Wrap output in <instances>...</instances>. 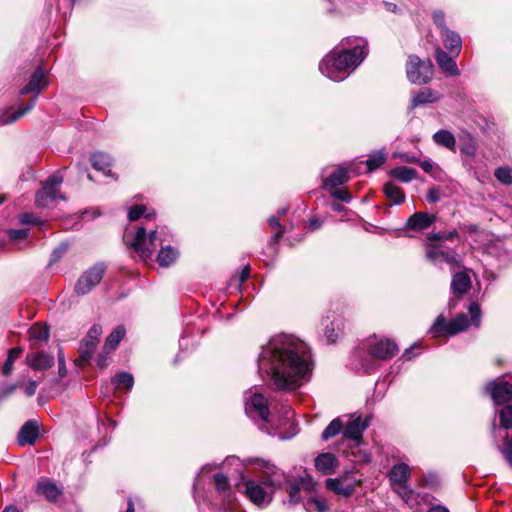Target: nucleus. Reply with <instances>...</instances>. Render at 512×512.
Returning <instances> with one entry per match:
<instances>
[{"label": "nucleus", "instance_id": "f257e3e1", "mask_svg": "<svg viewBox=\"0 0 512 512\" xmlns=\"http://www.w3.org/2000/svg\"><path fill=\"white\" fill-rule=\"evenodd\" d=\"M259 372L265 373L278 390H295L310 371V355L306 345L288 336L273 337L258 358Z\"/></svg>", "mask_w": 512, "mask_h": 512}, {"label": "nucleus", "instance_id": "f03ea898", "mask_svg": "<svg viewBox=\"0 0 512 512\" xmlns=\"http://www.w3.org/2000/svg\"><path fill=\"white\" fill-rule=\"evenodd\" d=\"M225 464L237 467L241 465L235 488L253 504L265 507L272 501L277 486V471L274 465L258 458L240 460L235 456L227 457Z\"/></svg>", "mask_w": 512, "mask_h": 512}, {"label": "nucleus", "instance_id": "7ed1b4c3", "mask_svg": "<svg viewBox=\"0 0 512 512\" xmlns=\"http://www.w3.org/2000/svg\"><path fill=\"white\" fill-rule=\"evenodd\" d=\"M365 45L357 44L351 50L331 51L320 62L319 70L333 81H343L365 58Z\"/></svg>", "mask_w": 512, "mask_h": 512}, {"label": "nucleus", "instance_id": "20e7f679", "mask_svg": "<svg viewBox=\"0 0 512 512\" xmlns=\"http://www.w3.org/2000/svg\"><path fill=\"white\" fill-rule=\"evenodd\" d=\"M160 234L159 231L155 230L147 235L145 228L139 227L137 229L132 247L143 261L150 260L157 246L163 243L164 240L160 238Z\"/></svg>", "mask_w": 512, "mask_h": 512}, {"label": "nucleus", "instance_id": "39448f33", "mask_svg": "<svg viewBox=\"0 0 512 512\" xmlns=\"http://www.w3.org/2000/svg\"><path fill=\"white\" fill-rule=\"evenodd\" d=\"M406 74L413 84H426L432 79L433 65L429 60H421L416 55H410L407 61Z\"/></svg>", "mask_w": 512, "mask_h": 512}, {"label": "nucleus", "instance_id": "423d86ee", "mask_svg": "<svg viewBox=\"0 0 512 512\" xmlns=\"http://www.w3.org/2000/svg\"><path fill=\"white\" fill-rule=\"evenodd\" d=\"M63 182V176L60 173L51 175L44 183L42 189L37 192L35 204L38 207H48L57 199L65 200L64 195L59 191Z\"/></svg>", "mask_w": 512, "mask_h": 512}, {"label": "nucleus", "instance_id": "0eeeda50", "mask_svg": "<svg viewBox=\"0 0 512 512\" xmlns=\"http://www.w3.org/2000/svg\"><path fill=\"white\" fill-rule=\"evenodd\" d=\"M106 266L102 263L96 264L84 271L78 278L74 291L77 295H86L95 288L103 279Z\"/></svg>", "mask_w": 512, "mask_h": 512}, {"label": "nucleus", "instance_id": "6e6552de", "mask_svg": "<svg viewBox=\"0 0 512 512\" xmlns=\"http://www.w3.org/2000/svg\"><path fill=\"white\" fill-rule=\"evenodd\" d=\"M425 257L434 264L445 262L451 269L460 266L456 251L445 248L441 243L427 242Z\"/></svg>", "mask_w": 512, "mask_h": 512}, {"label": "nucleus", "instance_id": "1a4fd4ad", "mask_svg": "<svg viewBox=\"0 0 512 512\" xmlns=\"http://www.w3.org/2000/svg\"><path fill=\"white\" fill-rule=\"evenodd\" d=\"M471 319L469 320L465 314L457 315L449 322V336H454L460 332L467 330L471 325L478 327L480 324L481 311L479 305L475 302L471 303L468 308Z\"/></svg>", "mask_w": 512, "mask_h": 512}, {"label": "nucleus", "instance_id": "9d476101", "mask_svg": "<svg viewBox=\"0 0 512 512\" xmlns=\"http://www.w3.org/2000/svg\"><path fill=\"white\" fill-rule=\"evenodd\" d=\"M372 357L380 360H388L398 353V346L389 339H373L367 344Z\"/></svg>", "mask_w": 512, "mask_h": 512}, {"label": "nucleus", "instance_id": "9b49d317", "mask_svg": "<svg viewBox=\"0 0 512 512\" xmlns=\"http://www.w3.org/2000/svg\"><path fill=\"white\" fill-rule=\"evenodd\" d=\"M359 484L353 475H344L339 478H328L326 487L337 495L348 497L355 492L356 486Z\"/></svg>", "mask_w": 512, "mask_h": 512}, {"label": "nucleus", "instance_id": "f8f14e48", "mask_svg": "<svg viewBox=\"0 0 512 512\" xmlns=\"http://www.w3.org/2000/svg\"><path fill=\"white\" fill-rule=\"evenodd\" d=\"M245 411L249 417L263 421H267L270 414L266 398L259 393H255L246 401Z\"/></svg>", "mask_w": 512, "mask_h": 512}, {"label": "nucleus", "instance_id": "ddd939ff", "mask_svg": "<svg viewBox=\"0 0 512 512\" xmlns=\"http://www.w3.org/2000/svg\"><path fill=\"white\" fill-rule=\"evenodd\" d=\"M102 334V327L98 324H94L88 331L87 336L82 341L80 348H79V358L82 361H88L97 344L99 341V338Z\"/></svg>", "mask_w": 512, "mask_h": 512}, {"label": "nucleus", "instance_id": "4468645a", "mask_svg": "<svg viewBox=\"0 0 512 512\" xmlns=\"http://www.w3.org/2000/svg\"><path fill=\"white\" fill-rule=\"evenodd\" d=\"M486 390L496 404L512 401V384L508 382H490L486 385Z\"/></svg>", "mask_w": 512, "mask_h": 512}, {"label": "nucleus", "instance_id": "2eb2a0df", "mask_svg": "<svg viewBox=\"0 0 512 512\" xmlns=\"http://www.w3.org/2000/svg\"><path fill=\"white\" fill-rule=\"evenodd\" d=\"M410 477L411 468L403 462L393 465L388 473L392 489L407 484Z\"/></svg>", "mask_w": 512, "mask_h": 512}, {"label": "nucleus", "instance_id": "dca6fc26", "mask_svg": "<svg viewBox=\"0 0 512 512\" xmlns=\"http://www.w3.org/2000/svg\"><path fill=\"white\" fill-rule=\"evenodd\" d=\"M26 362L34 370H46L53 366L54 357L45 352L36 351L27 354Z\"/></svg>", "mask_w": 512, "mask_h": 512}, {"label": "nucleus", "instance_id": "f3484780", "mask_svg": "<svg viewBox=\"0 0 512 512\" xmlns=\"http://www.w3.org/2000/svg\"><path fill=\"white\" fill-rule=\"evenodd\" d=\"M338 466V460L332 453H322L315 458V468L324 475L333 474Z\"/></svg>", "mask_w": 512, "mask_h": 512}, {"label": "nucleus", "instance_id": "a211bd4d", "mask_svg": "<svg viewBox=\"0 0 512 512\" xmlns=\"http://www.w3.org/2000/svg\"><path fill=\"white\" fill-rule=\"evenodd\" d=\"M47 85V81L45 80V70L42 68H38L32 74L30 81L26 86L21 88L20 94L26 95L29 93H35L38 95L43 87Z\"/></svg>", "mask_w": 512, "mask_h": 512}, {"label": "nucleus", "instance_id": "6ab92c4d", "mask_svg": "<svg viewBox=\"0 0 512 512\" xmlns=\"http://www.w3.org/2000/svg\"><path fill=\"white\" fill-rule=\"evenodd\" d=\"M441 98L442 94L438 91L431 88H425L412 96L410 109L413 110L420 105L435 103Z\"/></svg>", "mask_w": 512, "mask_h": 512}, {"label": "nucleus", "instance_id": "aec40b11", "mask_svg": "<svg viewBox=\"0 0 512 512\" xmlns=\"http://www.w3.org/2000/svg\"><path fill=\"white\" fill-rule=\"evenodd\" d=\"M435 220L436 217L434 215H429L425 212H416L409 217L406 227L411 230L421 231L430 227Z\"/></svg>", "mask_w": 512, "mask_h": 512}, {"label": "nucleus", "instance_id": "412c9836", "mask_svg": "<svg viewBox=\"0 0 512 512\" xmlns=\"http://www.w3.org/2000/svg\"><path fill=\"white\" fill-rule=\"evenodd\" d=\"M368 427L367 421H362L361 417L350 420L343 429L344 436L348 439L360 442L364 430Z\"/></svg>", "mask_w": 512, "mask_h": 512}, {"label": "nucleus", "instance_id": "4be33fe9", "mask_svg": "<svg viewBox=\"0 0 512 512\" xmlns=\"http://www.w3.org/2000/svg\"><path fill=\"white\" fill-rule=\"evenodd\" d=\"M38 437V426L35 421H27L19 431L18 443L20 446L32 445Z\"/></svg>", "mask_w": 512, "mask_h": 512}, {"label": "nucleus", "instance_id": "5701e85b", "mask_svg": "<svg viewBox=\"0 0 512 512\" xmlns=\"http://www.w3.org/2000/svg\"><path fill=\"white\" fill-rule=\"evenodd\" d=\"M435 58L439 67L450 76H458L460 74L456 62L441 48H437Z\"/></svg>", "mask_w": 512, "mask_h": 512}, {"label": "nucleus", "instance_id": "b1692460", "mask_svg": "<svg viewBox=\"0 0 512 512\" xmlns=\"http://www.w3.org/2000/svg\"><path fill=\"white\" fill-rule=\"evenodd\" d=\"M393 491L415 512H419V494L407 484L394 488Z\"/></svg>", "mask_w": 512, "mask_h": 512}, {"label": "nucleus", "instance_id": "393cba45", "mask_svg": "<svg viewBox=\"0 0 512 512\" xmlns=\"http://www.w3.org/2000/svg\"><path fill=\"white\" fill-rule=\"evenodd\" d=\"M441 36L443 38L445 48L450 53H454L456 56L459 55L462 47L461 37L457 33L449 30L447 27H443Z\"/></svg>", "mask_w": 512, "mask_h": 512}, {"label": "nucleus", "instance_id": "a878e982", "mask_svg": "<svg viewBox=\"0 0 512 512\" xmlns=\"http://www.w3.org/2000/svg\"><path fill=\"white\" fill-rule=\"evenodd\" d=\"M471 287V280L465 272L455 273L451 282V289L456 296H462L468 292Z\"/></svg>", "mask_w": 512, "mask_h": 512}, {"label": "nucleus", "instance_id": "bb28decb", "mask_svg": "<svg viewBox=\"0 0 512 512\" xmlns=\"http://www.w3.org/2000/svg\"><path fill=\"white\" fill-rule=\"evenodd\" d=\"M432 139L435 144L443 146L450 151H456V138L449 130L441 129L437 131L433 134Z\"/></svg>", "mask_w": 512, "mask_h": 512}, {"label": "nucleus", "instance_id": "cd10ccee", "mask_svg": "<svg viewBox=\"0 0 512 512\" xmlns=\"http://www.w3.org/2000/svg\"><path fill=\"white\" fill-rule=\"evenodd\" d=\"M35 103L36 101L33 99L25 107L19 108L12 113L10 111L0 112V125H7L17 121L30 111L34 107Z\"/></svg>", "mask_w": 512, "mask_h": 512}, {"label": "nucleus", "instance_id": "c85d7f7f", "mask_svg": "<svg viewBox=\"0 0 512 512\" xmlns=\"http://www.w3.org/2000/svg\"><path fill=\"white\" fill-rule=\"evenodd\" d=\"M36 492L44 495L49 501H55L60 495L58 487L49 480L40 481L36 486Z\"/></svg>", "mask_w": 512, "mask_h": 512}, {"label": "nucleus", "instance_id": "c756f323", "mask_svg": "<svg viewBox=\"0 0 512 512\" xmlns=\"http://www.w3.org/2000/svg\"><path fill=\"white\" fill-rule=\"evenodd\" d=\"M178 251L170 245L162 247L157 255V261L160 266L168 267L178 258Z\"/></svg>", "mask_w": 512, "mask_h": 512}, {"label": "nucleus", "instance_id": "7c9ffc66", "mask_svg": "<svg viewBox=\"0 0 512 512\" xmlns=\"http://www.w3.org/2000/svg\"><path fill=\"white\" fill-rule=\"evenodd\" d=\"M91 164L94 169L103 172L105 175L110 173L111 158L104 153H94L91 156Z\"/></svg>", "mask_w": 512, "mask_h": 512}, {"label": "nucleus", "instance_id": "2f4dec72", "mask_svg": "<svg viewBox=\"0 0 512 512\" xmlns=\"http://www.w3.org/2000/svg\"><path fill=\"white\" fill-rule=\"evenodd\" d=\"M348 180V172L346 169H337L328 178L324 180V188L335 189L337 186L342 185Z\"/></svg>", "mask_w": 512, "mask_h": 512}, {"label": "nucleus", "instance_id": "473e14b6", "mask_svg": "<svg viewBox=\"0 0 512 512\" xmlns=\"http://www.w3.org/2000/svg\"><path fill=\"white\" fill-rule=\"evenodd\" d=\"M124 335V327L117 326L107 337L104 345V352L109 354L111 351H113L118 346L120 341L123 339Z\"/></svg>", "mask_w": 512, "mask_h": 512}, {"label": "nucleus", "instance_id": "72a5a7b5", "mask_svg": "<svg viewBox=\"0 0 512 512\" xmlns=\"http://www.w3.org/2000/svg\"><path fill=\"white\" fill-rule=\"evenodd\" d=\"M383 191L388 199L394 204H401L405 200V194L401 188L392 182H388L384 185Z\"/></svg>", "mask_w": 512, "mask_h": 512}, {"label": "nucleus", "instance_id": "f704fd0d", "mask_svg": "<svg viewBox=\"0 0 512 512\" xmlns=\"http://www.w3.org/2000/svg\"><path fill=\"white\" fill-rule=\"evenodd\" d=\"M390 175L394 178H397L401 182L408 183L417 177V171L413 168L400 166L392 169L390 171Z\"/></svg>", "mask_w": 512, "mask_h": 512}, {"label": "nucleus", "instance_id": "c9c22d12", "mask_svg": "<svg viewBox=\"0 0 512 512\" xmlns=\"http://www.w3.org/2000/svg\"><path fill=\"white\" fill-rule=\"evenodd\" d=\"M29 338L31 341L45 342L49 338V330L46 325L36 323L29 329Z\"/></svg>", "mask_w": 512, "mask_h": 512}, {"label": "nucleus", "instance_id": "e433bc0d", "mask_svg": "<svg viewBox=\"0 0 512 512\" xmlns=\"http://www.w3.org/2000/svg\"><path fill=\"white\" fill-rule=\"evenodd\" d=\"M386 160V153L384 150L372 152L366 160V167L368 172L378 169Z\"/></svg>", "mask_w": 512, "mask_h": 512}, {"label": "nucleus", "instance_id": "4c0bfd02", "mask_svg": "<svg viewBox=\"0 0 512 512\" xmlns=\"http://www.w3.org/2000/svg\"><path fill=\"white\" fill-rule=\"evenodd\" d=\"M449 322L446 321L445 317L443 315H439L432 327L430 328L429 332L430 334L437 338L442 335H448L449 336Z\"/></svg>", "mask_w": 512, "mask_h": 512}, {"label": "nucleus", "instance_id": "58836bf2", "mask_svg": "<svg viewBox=\"0 0 512 512\" xmlns=\"http://www.w3.org/2000/svg\"><path fill=\"white\" fill-rule=\"evenodd\" d=\"M457 230L453 229L450 231H440L436 233H430L427 236V242L441 243L443 241H451L458 238Z\"/></svg>", "mask_w": 512, "mask_h": 512}, {"label": "nucleus", "instance_id": "ea45409f", "mask_svg": "<svg viewBox=\"0 0 512 512\" xmlns=\"http://www.w3.org/2000/svg\"><path fill=\"white\" fill-rule=\"evenodd\" d=\"M460 140L461 153L471 157L474 156L477 151V143L475 139L470 134H466L463 137H461Z\"/></svg>", "mask_w": 512, "mask_h": 512}, {"label": "nucleus", "instance_id": "a19ab883", "mask_svg": "<svg viewBox=\"0 0 512 512\" xmlns=\"http://www.w3.org/2000/svg\"><path fill=\"white\" fill-rule=\"evenodd\" d=\"M112 382L116 388L124 387L130 390L134 385V378L133 375L128 372H120L114 376Z\"/></svg>", "mask_w": 512, "mask_h": 512}, {"label": "nucleus", "instance_id": "79ce46f5", "mask_svg": "<svg viewBox=\"0 0 512 512\" xmlns=\"http://www.w3.org/2000/svg\"><path fill=\"white\" fill-rule=\"evenodd\" d=\"M344 424L340 418L332 420L322 433V439L328 440L343 430Z\"/></svg>", "mask_w": 512, "mask_h": 512}, {"label": "nucleus", "instance_id": "37998d69", "mask_svg": "<svg viewBox=\"0 0 512 512\" xmlns=\"http://www.w3.org/2000/svg\"><path fill=\"white\" fill-rule=\"evenodd\" d=\"M22 348L20 347H15V348H12L9 353H8V357L3 365V369H2V372L4 375H9L11 372H12V369H13V364L15 362L16 359H18L20 357V355L22 354Z\"/></svg>", "mask_w": 512, "mask_h": 512}, {"label": "nucleus", "instance_id": "c03bdc74", "mask_svg": "<svg viewBox=\"0 0 512 512\" xmlns=\"http://www.w3.org/2000/svg\"><path fill=\"white\" fill-rule=\"evenodd\" d=\"M500 425L505 429L512 428V405H506L499 412Z\"/></svg>", "mask_w": 512, "mask_h": 512}, {"label": "nucleus", "instance_id": "a18cd8bd", "mask_svg": "<svg viewBox=\"0 0 512 512\" xmlns=\"http://www.w3.org/2000/svg\"><path fill=\"white\" fill-rule=\"evenodd\" d=\"M214 482L216 489L223 494H226L230 491V483L229 479L226 475L222 473H218L214 476Z\"/></svg>", "mask_w": 512, "mask_h": 512}, {"label": "nucleus", "instance_id": "49530a36", "mask_svg": "<svg viewBox=\"0 0 512 512\" xmlns=\"http://www.w3.org/2000/svg\"><path fill=\"white\" fill-rule=\"evenodd\" d=\"M495 177L503 184L512 183V170L508 167H500L495 171Z\"/></svg>", "mask_w": 512, "mask_h": 512}, {"label": "nucleus", "instance_id": "de8ad7c7", "mask_svg": "<svg viewBox=\"0 0 512 512\" xmlns=\"http://www.w3.org/2000/svg\"><path fill=\"white\" fill-rule=\"evenodd\" d=\"M500 451L502 455L504 456L505 460L509 464L510 467H512V438L506 436L503 446L500 448Z\"/></svg>", "mask_w": 512, "mask_h": 512}, {"label": "nucleus", "instance_id": "09e8293b", "mask_svg": "<svg viewBox=\"0 0 512 512\" xmlns=\"http://www.w3.org/2000/svg\"><path fill=\"white\" fill-rule=\"evenodd\" d=\"M420 486L435 488L439 485V478L436 474L428 473L419 481Z\"/></svg>", "mask_w": 512, "mask_h": 512}, {"label": "nucleus", "instance_id": "8fccbe9b", "mask_svg": "<svg viewBox=\"0 0 512 512\" xmlns=\"http://www.w3.org/2000/svg\"><path fill=\"white\" fill-rule=\"evenodd\" d=\"M146 208L144 205H135L129 209L128 218L130 221L138 220L142 215H144Z\"/></svg>", "mask_w": 512, "mask_h": 512}, {"label": "nucleus", "instance_id": "3c124183", "mask_svg": "<svg viewBox=\"0 0 512 512\" xmlns=\"http://www.w3.org/2000/svg\"><path fill=\"white\" fill-rule=\"evenodd\" d=\"M331 196L346 203L350 202L352 198L349 192L344 189H332Z\"/></svg>", "mask_w": 512, "mask_h": 512}, {"label": "nucleus", "instance_id": "603ef678", "mask_svg": "<svg viewBox=\"0 0 512 512\" xmlns=\"http://www.w3.org/2000/svg\"><path fill=\"white\" fill-rule=\"evenodd\" d=\"M270 226L279 228L278 232L271 238V242L276 243L283 234V229L280 226L279 219L275 216H271L268 219Z\"/></svg>", "mask_w": 512, "mask_h": 512}, {"label": "nucleus", "instance_id": "864d4df0", "mask_svg": "<svg viewBox=\"0 0 512 512\" xmlns=\"http://www.w3.org/2000/svg\"><path fill=\"white\" fill-rule=\"evenodd\" d=\"M9 237L16 241L20 239H24L28 236V230L27 229H11L8 231Z\"/></svg>", "mask_w": 512, "mask_h": 512}, {"label": "nucleus", "instance_id": "5fc2aeb1", "mask_svg": "<svg viewBox=\"0 0 512 512\" xmlns=\"http://www.w3.org/2000/svg\"><path fill=\"white\" fill-rule=\"evenodd\" d=\"M433 20H434L435 24L440 28V33H442L443 27H446L444 14L440 11L434 12Z\"/></svg>", "mask_w": 512, "mask_h": 512}, {"label": "nucleus", "instance_id": "6e6d98bb", "mask_svg": "<svg viewBox=\"0 0 512 512\" xmlns=\"http://www.w3.org/2000/svg\"><path fill=\"white\" fill-rule=\"evenodd\" d=\"M427 200L431 203H436L440 200V191L438 188H430L427 192Z\"/></svg>", "mask_w": 512, "mask_h": 512}, {"label": "nucleus", "instance_id": "4d7b16f0", "mask_svg": "<svg viewBox=\"0 0 512 512\" xmlns=\"http://www.w3.org/2000/svg\"><path fill=\"white\" fill-rule=\"evenodd\" d=\"M58 371H59L60 377H64L67 374L64 355L62 354L61 351L58 354Z\"/></svg>", "mask_w": 512, "mask_h": 512}, {"label": "nucleus", "instance_id": "13d9d810", "mask_svg": "<svg viewBox=\"0 0 512 512\" xmlns=\"http://www.w3.org/2000/svg\"><path fill=\"white\" fill-rule=\"evenodd\" d=\"M37 386H38V384L36 381H34V380L29 381L28 384L24 388L25 394L28 397L33 396L36 392Z\"/></svg>", "mask_w": 512, "mask_h": 512}, {"label": "nucleus", "instance_id": "bf43d9fd", "mask_svg": "<svg viewBox=\"0 0 512 512\" xmlns=\"http://www.w3.org/2000/svg\"><path fill=\"white\" fill-rule=\"evenodd\" d=\"M299 491H300V489L297 486H293L290 488L289 497H290L291 503L296 504L299 502V500H300Z\"/></svg>", "mask_w": 512, "mask_h": 512}, {"label": "nucleus", "instance_id": "052dcab7", "mask_svg": "<svg viewBox=\"0 0 512 512\" xmlns=\"http://www.w3.org/2000/svg\"><path fill=\"white\" fill-rule=\"evenodd\" d=\"M17 388L16 384H9L3 387V389L0 391V399L8 397L11 395Z\"/></svg>", "mask_w": 512, "mask_h": 512}, {"label": "nucleus", "instance_id": "680f3d73", "mask_svg": "<svg viewBox=\"0 0 512 512\" xmlns=\"http://www.w3.org/2000/svg\"><path fill=\"white\" fill-rule=\"evenodd\" d=\"M248 277H249V267L247 266L240 272V274L236 278H233L232 281H237L238 284L241 285L243 282H245L247 280Z\"/></svg>", "mask_w": 512, "mask_h": 512}, {"label": "nucleus", "instance_id": "e2e57ef3", "mask_svg": "<svg viewBox=\"0 0 512 512\" xmlns=\"http://www.w3.org/2000/svg\"><path fill=\"white\" fill-rule=\"evenodd\" d=\"M67 248V244L60 245L56 248L52 253L53 260H58L66 252Z\"/></svg>", "mask_w": 512, "mask_h": 512}, {"label": "nucleus", "instance_id": "0e129e2a", "mask_svg": "<svg viewBox=\"0 0 512 512\" xmlns=\"http://www.w3.org/2000/svg\"><path fill=\"white\" fill-rule=\"evenodd\" d=\"M108 354L103 351L97 358V366L101 369L107 367L108 365Z\"/></svg>", "mask_w": 512, "mask_h": 512}, {"label": "nucleus", "instance_id": "69168bd1", "mask_svg": "<svg viewBox=\"0 0 512 512\" xmlns=\"http://www.w3.org/2000/svg\"><path fill=\"white\" fill-rule=\"evenodd\" d=\"M19 220H20L21 224L35 223V218H34L33 214H30V213H24V214L20 215Z\"/></svg>", "mask_w": 512, "mask_h": 512}, {"label": "nucleus", "instance_id": "338daca9", "mask_svg": "<svg viewBox=\"0 0 512 512\" xmlns=\"http://www.w3.org/2000/svg\"><path fill=\"white\" fill-rule=\"evenodd\" d=\"M325 336H326L328 342L333 343L336 341V339L338 337V333H335L333 328L330 330L329 327H327L325 330Z\"/></svg>", "mask_w": 512, "mask_h": 512}, {"label": "nucleus", "instance_id": "774afa93", "mask_svg": "<svg viewBox=\"0 0 512 512\" xmlns=\"http://www.w3.org/2000/svg\"><path fill=\"white\" fill-rule=\"evenodd\" d=\"M419 165L427 173H430L433 169V163L430 161H419Z\"/></svg>", "mask_w": 512, "mask_h": 512}]
</instances>
